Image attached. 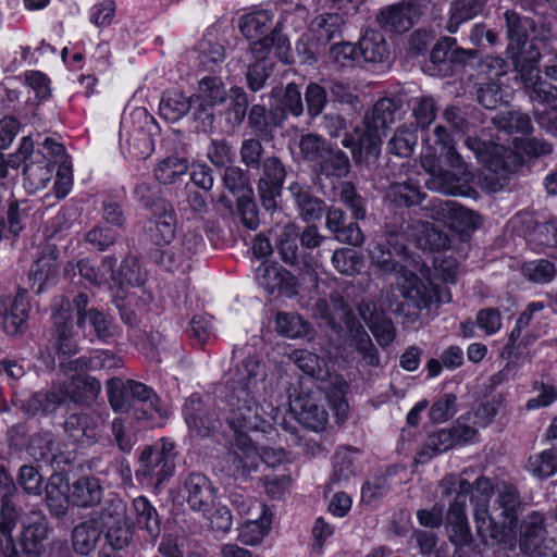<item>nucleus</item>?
<instances>
[{"mask_svg":"<svg viewBox=\"0 0 557 557\" xmlns=\"http://www.w3.org/2000/svg\"><path fill=\"white\" fill-rule=\"evenodd\" d=\"M470 502L473 505V517L476 527V535L484 545H492L502 534L498 527L488 512L490 498L494 491L492 481L481 475L471 484Z\"/></svg>","mask_w":557,"mask_h":557,"instance_id":"8","label":"nucleus"},{"mask_svg":"<svg viewBox=\"0 0 557 557\" xmlns=\"http://www.w3.org/2000/svg\"><path fill=\"white\" fill-rule=\"evenodd\" d=\"M505 20L509 40L507 54L516 71L530 74L535 62L541 59L539 47L533 39H529V35L535 30V22L515 11H506Z\"/></svg>","mask_w":557,"mask_h":557,"instance_id":"5","label":"nucleus"},{"mask_svg":"<svg viewBox=\"0 0 557 557\" xmlns=\"http://www.w3.org/2000/svg\"><path fill=\"white\" fill-rule=\"evenodd\" d=\"M419 9L411 2L403 1L382 10L376 21L380 26L389 33L401 34L409 30L419 17Z\"/></svg>","mask_w":557,"mask_h":557,"instance_id":"25","label":"nucleus"},{"mask_svg":"<svg viewBox=\"0 0 557 557\" xmlns=\"http://www.w3.org/2000/svg\"><path fill=\"white\" fill-rule=\"evenodd\" d=\"M381 144L379 133L367 126L364 128L355 127L342 140V145L350 149L352 160L357 165L375 163L381 153Z\"/></svg>","mask_w":557,"mask_h":557,"instance_id":"18","label":"nucleus"},{"mask_svg":"<svg viewBox=\"0 0 557 557\" xmlns=\"http://www.w3.org/2000/svg\"><path fill=\"white\" fill-rule=\"evenodd\" d=\"M289 359L306 375L317 381L319 389H327L326 382L331 379V373L323 358L307 349H296L289 355Z\"/></svg>","mask_w":557,"mask_h":557,"instance_id":"35","label":"nucleus"},{"mask_svg":"<svg viewBox=\"0 0 557 557\" xmlns=\"http://www.w3.org/2000/svg\"><path fill=\"white\" fill-rule=\"evenodd\" d=\"M324 214L326 228L334 234L338 242L355 247H359L363 244L364 236L358 223H346V215L342 209L330 207Z\"/></svg>","mask_w":557,"mask_h":557,"instance_id":"30","label":"nucleus"},{"mask_svg":"<svg viewBox=\"0 0 557 557\" xmlns=\"http://www.w3.org/2000/svg\"><path fill=\"white\" fill-rule=\"evenodd\" d=\"M539 63L536 61L534 64V69L529 73H523L522 71H516L521 79L524 82L528 88H531L532 94L544 102L554 101L557 98V84L546 78L540 76Z\"/></svg>","mask_w":557,"mask_h":557,"instance_id":"53","label":"nucleus"},{"mask_svg":"<svg viewBox=\"0 0 557 557\" xmlns=\"http://www.w3.org/2000/svg\"><path fill=\"white\" fill-rule=\"evenodd\" d=\"M175 458V444L168 438H161L141 451L136 475L154 480L157 484H160L173 476Z\"/></svg>","mask_w":557,"mask_h":557,"instance_id":"7","label":"nucleus"},{"mask_svg":"<svg viewBox=\"0 0 557 557\" xmlns=\"http://www.w3.org/2000/svg\"><path fill=\"white\" fill-rule=\"evenodd\" d=\"M47 537L48 522L44 517L37 516L23 521L20 544L27 557H40L45 553Z\"/></svg>","mask_w":557,"mask_h":557,"instance_id":"32","label":"nucleus"},{"mask_svg":"<svg viewBox=\"0 0 557 557\" xmlns=\"http://www.w3.org/2000/svg\"><path fill=\"white\" fill-rule=\"evenodd\" d=\"M257 181V194L262 208L273 213L278 209V199L282 197L283 187L288 175L287 165L283 160L271 154L265 157Z\"/></svg>","mask_w":557,"mask_h":557,"instance_id":"9","label":"nucleus"},{"mask_svg":"<svg viewBox=\"0 0 557 557\" xmlns=\"http://www.w3.org/2000/svg\"><path fill=\"white\" fill-rule=\"evenodd\" d=\"M273 116L274 110L271 104L269 110L263 104H252L247 115V125L255 136L270 141L274 138L275 128L283 126L281 122H275Z\"/></svg>","mask_w":557,"mask_h":557,"instance_id":"40","label":"nucleus"},{"mask_svg":"<svg viewBox=\"0 0 557 557\" xmlns=\"http://www.w3.org/2000/svg\"><path fill=\"white\" fill-rule=\"evenodd\" d=\"M493 125L497 131L506 135H529L533 127L528 114L520 111H502L492 117Z\"/></svg>","mask_w":557,"mask_h":557,"instance_id":"47","label":"nucleus"},{"mask_svg":"<svg viewBox=\"0 0 557 557\" xmlns=\"http://www.w3.org/2000/svg\"><path fill=\"white\" fill-rule=\"evenodd\" d=\"M250 50L256 61H272L270 55L283 63L290 62V45L288 38L277 29H273L269 35L252 41Z\"/></svg>","mask_w":557,"mask_h":557,"instance_id":"28","label":"nucleus"},{"mask_svg":"<svg viewBox=\"0 0 557 557\" xmlns=\"http://www.w3.org/2000/svg\"><path fill=\"white\" fill-rule=\"evenodd\" d=\"M424 154H435L445 164L462 170L466 163L456 149V141L448 129L443 125H436L433 129V143Z\"/></svg>","mask_w":557,"mask_h":557,"instance_id":"33","label":"nucleus"},{"mask_svg":"<svg viewBox=\"0 0 557 557\" xmlns=\"http://www.w3.org/2000/svg\"><path fill=\"white\" fill-rule=\"evenodd\" d=\"M476 429L457 422L449 429H442L429 435L423 448L417 453L416 461L428 462L433 456L447 451L456 445L471 441Z\"/></svg>","mask_w":557,"mask_h":557,"instance_id":"13","label":"nucleus"},{"mask_svg":"<svg viewBox=\"0 0 557 557\" xmlns=\"http://www.w3.org/2000/svg\"><path fill=\"white\" fill-rule=\"evenodd\" d=\"M265 376L264 364L258 358L248 356L237 366L235 377L230 385L244 386L258 392L259 384L264 382Z\"/></svg>","mask_w":557,"mask_h":557,"instance_id":"42","label":"nucleus"},{"mask_svg":"<svg viewBox=\"0 0 557 557\" xmlns=\"http://www.w3.org/2000/svg\"><path fill=\"white\" fill-rule=\"evenodd\" d=\"M182 495L191 510L203 515L215 505L216 488L203 473L193 471L182 476Z\"/></svg>","mask_w":557,"mask_h":557,"instance_id":"17","label":"nucleus"},{"mask_svg":"<svg viewBox=\"0 0 557 557\" xmlns=\"http://www.w3.org/2000/svg\"><path fill=\"white\" fill-rule=\"evenodd\" d=\"M257 391L227 385L223 403L224 420L232 433L248 434L265 423L255 395Z\"/></svg>","mask_w":557,"mask_h":557,"instance_id":"4","label":"nucleus"},{"mask_svg":"<svg viewBox=\"0 0 557 557\" xmlns=\"http://www.w3.org/2000/svg\"><path fill=\"white\" fill-rule=\"evenodd\" d=\"M350 166L347 153L329 144L318 162V173L325 177L344 178L349 174Z\"/></svg>","mask_w":557,"mask_h":557,"instance_id":"41","label":"nucleus"},{"mask_svg":"<svg viewBox=\"0 0 557 557\" xmlns=\"http://www.w3.org/2000/svg\"><path fill=\"white\" fill-rule=\"evenodd\" d=\"M476 59V49H463L456 38L446 36L432 48L424 72L431 76L451 77Z\"/></svg>","mask_w":557,"mask_h":557,"instance_id":"6","label":"nucleus"},{"mask_svg":"<svg viewBox=\"0 0 557 557\" xmlns=\"http://www.w3.org/2000/svg\"><path fill=\"white\" fill-rule=\"evenodd\" d=\"M275 322L277 332L289 338L307 336L311 329V325L296 313L278 312Z\"/></svg>","mask_w":557,"mask_h":557,"instance_id":"58","label":"nucleus"},{"mask_svg":"<svg viewBox=\"0 0 557 557\" xmlns=\"http://www.w3.org/2000/svg\"><path fill=\"white\" fill-rule=\"evenodd\" d=\"M329 325L337 334H341L344 327L347 333L362 326L351 308L339 293H333L330 296V313L326 315Z\"/></svg>","mask_w":557,"mask_h":557,"instance_id":"39","label":"nucleus"},{"mask_svg":"<svg viewBox=\"0 0 557 557\" xmlns=\"http://www.w3.org/2000/svg\"><path fill=\"white\" fill-rule=\"evenodd\" d=\"M258 285L269 294L293 297L298 293L297 277L276 263L262 262L256 271Z\"/></svg>","mask_w":557,"mask_h":557,"instance_id":"19","label":"nucleus"},{"mask_svg":"<svg viewBox=\"0 0 557 557\" xmlns=\"http://www.w3.org/2000/svg\"><path fill=\"white\" fill-rule=\"evenodd\" d=\"M228 104L224 110L226 122L233 127L240 126L248 115L250 99L244 88L234 86L230 88Z\"/></svg>","mask_w":557,"mask_h":557,"instance_id":"52","label":"nucleus"},{"mask_svg":"<svg viewBox=\"0 0 557 557\" xmlns=\"http://www.w3.org/2000/svg\"><path fill=\"white\" fill-rule=\"evenodd\" d=\"M133 127L122 122V131L125 132L129 152L137 159H146L153 151L152 129L156 128L154 120L146 110H136L132 113Z\"/></svg>","mask_w":557,"mask_h":557,"instance_id":"15","label":"nucleus"},{"mask_svg":"<svg viewBox=\"0 0 557 557\" xmlns=\"http://www.w3.org/2000/svg\"><path fill=\"white\" fill-rule=\"evenodd\" d=\"M519 547L530 557H557V542L546 536L544 517L531 512L520 524Z\"/></svg>","mask_w":557,"mask_h":557,"instance_id":"10","label":"nucleus"},{"mask_svg":"<svg viewBox=\"0 0 557 557\" xmlns=\"http://www.w3.org/2000/svg\"><path fill=\"white\" fill-rule=\"evenodd\" d=\"M65 403V396L59 383L33 393L22 401L21 409L30 416L48 417L54 414Z\"/></svg>","mask_w":557,"mask_h":557,"instance_id":"27","label":"nucleus"},{"mask_svg":"<svg viewBox=\"0 0 557 557\" xmlns=\"http://www.w3.org/2000/svg\"><path fill=\"white\" fill-rule=\"evenodd\" d=\"M71 504L79 508H90L100 504L103 498V487L98 478L85 475L75 480L69 486Z\"/></svg>","mask_w":557,"mask_h":557,"instance_id":"34","label":"nucleus"},{"mask_svg":"<svg viewBox=\"0 0 557 557\" xmlns=\"http://www.w3.org/2000/svg\"><path fill=\"white\" fill-rule=\"evenodd\" d=\"M359 52L366 62L382 63L389 55V48L383 34L367 30L359 40Z\"/></svg>","mask_w":557,"mask_h":557,"instance_id":"48","label":"nucleus"},{"mask_svg":"<svg viewBox=\"0 0 557 557\" xmlns=\"http://www.w3.org/2000/svg\"><path fill=\"white\" fill-rule=\"evenodd\" d=\"M470 491V482L455 474L446 475L440 482L441 497L444 499L454 496L446 517V528L450 544L462 549L471 546L473 542L466 515L467 499Z\"/></svg>","mask_w":557,"mask_h":557,"instance_id":"3","label":"nucleus"},{"mask_svg":"<svg viewBox=\"0 0 557 557\" xmlns=\"http://www.w3.org/2000/svg\"><path fill=\"white\" fill-rule=\"evenodd\" d=\"M357 472V460L348 448L338 449L333 457L332 482L343 483L349 481Z\"/></svg>","mask_w":557,"mask_h":557,"instance_id":"60","label":"nucleus"},{"mask_svg":"<svg viewBox=\"0 0 557 557\" xmlns=\"http://www.w3.org/2000/svg\"><path fill=\"white\" fill-rule=\"evenodd\" d=\"M418 144L417 127L413 124L398 126L386 144L387 154L410 158Z\"/></svg>","mask_w":557,"mask_h":557,"instance_id":"44","label":"nucleus"},{"mask_svg":"<svg viewBox=\"0 0 557 557\" xmlns=\"http://www.w3.org/2000/svg\"><path fill=\"white\" fill-rule=\"evenodd\" d=\"M30 305L27 299V292L20 288L15 298L8 304L0 302V325L9 335L24 333L27 329Z\"/></svg>","mask_w":557,"mask_h":557,"instance_id":"22","label":"nucleus"},{"mask_svg":"<svg viewBox=\"0 0 557 557\" xmlns=\"http://www.w3.org/2000/svg\"><path fill=\"white\" fill-rule=\"evenodd\" d=\"M108 400L115 412H126L133 407V399L128 392V380L111 377L107 381Z\"/></svg>","mask_w":557,"mask_h":557,"instance_id":"55","label":"nucleus"},{"mask_svg":"<svg viewBox=\"0 0 557 557\" xmlns=\"http://www.w3.org/2000/svg\"><path fill=\"white\" fill-rule=\"evenodd\" d=\"M24 510L16 504L14 497L2 495L0 499V533L7 539L4 554L8 557L16 555L12 531L22 520Z\"/></svg>","mask_w":557,"mask_h":557,"instance_id":"36","label":"nucleus"},{"mask_svg":"<svg viewBox=\"0 0 557 557\" xmlns=\"http://www.w3.org/2000/svg\"><path fill=\"white\" fill-rule=\"evenodd\" d=\"M100 535L101 530L96 518L81 522L71 533L72 553L77 557L89 556L96 549Z\"/></svg>","mask_w":557,"mask_h":557,"instance_id":"37","label":"nucleus"},{"mask_svg":"<svg viewBox=\"0 0 557 557\" xmlns=\"http://www.w3.org/2000/svg\"><path fill=\"white\" fill-rule=\"evenodd\" d=\"M263 138L249 137L243 139L239 147L240 162L249 170H259L264 161Z\"/></svg>","mask_w":557,"mask_h":557,"instance_id":"63","label":"nucleus"},{"mask_svg":"<svg viewBox=\"0 0 557 557\" xmlns=\"http://www.w3.org/2000/svg\"><path fill=\"white\" fill-rule=\"evenodd\" d=\"M230 89L221 77L215 75H205L198 81L197 92L193 94L214 107L221 106L226 102Z\"/></svg>","mask_w":557,"mask_h":557,"instance_id":"51","label":"nucleus"},{"mask_svg":"<svg viewBox=\"0 0 557 557\" xmlns=\"http://www.w3.org/2000/svg\"><path fill=\"white\" fill-rule=\"evenodd\" d=\"M487 0H455L450 8V18L447 24L449 33H456L459 25L479 15Z\"/></svg>","mask_w":557,"mask_h":557,"instance_id":"54","label":"nucleus"},{"mask_svg":"<svg viewBox=\"0 0 557 557\" xmlns=\"http://www.w3.org/2000/svg\"><path fill=\"white\" fill-rule=\"evenodd\" d=\"M162 214L149 222L148 233L151 242L159 247L170 245L175 236L176 219L172 211L165 210L164 203L161 205Z\"/></svg>","mask_w":557,"mask_h":557,"instance_id":"50","label":"nucleus"},{"mask_svg":"<svg viewBox=\"0 0 557 557\" xmlns=\"http://www.w3.org/2000/svg\"><path fill=\"white\" fill-rule=\"evenodd\" d=\"M133 509L138 528L146 530L153 541L157 540L161 533V521L157 509L145 496L133 499Z\"/></svg>","mask_w":557,"mask_h":557,"instance_id":"45","label":"nucleus"},{"mask_svg":"<svg viewBox=\"0 0 557 557\" xmlns=\"http://www.w3.org/2000/svg\"><path fill=\"white\" fill-rule=\"evenodd\" d=\"M424 194L418 184L412 181L391 183L385 198L395 207L409 208L422 202Z\"/></svg>","mask_w":557,"mask_h":557,"instance_id":"46","label":"nucleus"},{"mask_svg":"<svg viewBox=\"0 0 557 557\" xmlns=\"http://www.w3.org/2000/svg\"><path fill=\"white\" fill-rule=\"evenodd\" d=\"M289 191L299 218L306 223L321 220L327 207L323 199L314 195L312 188L299 182L289 184Z\"/></svg>","mask_w":557,"mask_h":557,"instance_id":"23","label":"nucleus"},{"mask_svg":"<svg viewBox=\"0 0 557 557\" xmlns=\"http://www.w3.org/2000/svg\"><path fill=\"white\" fill-rule=\"evenodd\" d=\"M401 104L392 98L377 100L364 116V125L379 133L389 127L399 117Z\"/></svg>","mask_w":557,"mask_h":557,"instance_id":"38","label":"nucleus"},{"mask_svg":"<svg viewBox=\"0 0 557 557\" xmlns=\"http://www.w3.org/2000/svg\"><path fill=\"white\" fill-rule=\"evenodd\" d=\"M185 422L193 433L200 437H209L216 432L221 425V419L215 409L193 394L186 399L183 406Z\"/></svg>","mask_w":557,"mask_h":557,"instance_id":"16","label":"nucleus"},{"mask_svg":"<svg viewBox=\"0 0 557 557\" xmlns=\"http://www.w3.org/2000/svg\"><path fill=\"white\" fill-rule=\"evenodd\" d=\"M332 264L338 273L354 276L360 272L363 260L361 255L351 248H338L332 255Z\"/></svg>","mask_w":557,"mask_h":557,"instance_id":"61","label":"nucleus"},{"mask_svg":"<svg viewBox=\"0 0 557 557\" xmlns=\"http://www.w3.org/2000/svg\"><path fill=\"white\" fill-rule=\"evenodd\" d=\"M529 470L537 478H549L557 472V449H546L529 458Z\"/></svg>","mask_w":557,"mask_h":557,"instance_id":"64","label":"nucleus"},{"mask_svg":"<svg viewBox=\"0 0 557 557\" xmlns=\"http://www.w3.org/2000/svg\"><path fill=\"white\" fill-rule=\"evenodd\" d=\"M465 144L485 166L480 178L481 187L487 193L503 189L508 183V175L520 164L518 156L503 145L479 137L468 136Z\"/></svg>","mask_w":557,"mask_h":557,"instance_id":"2","label":"nucleus"},{"mask_svg":"<svg viewBox=\"0 0 557 557\" xmlns=\"http://www.w3.org/2000/svg\"><path fill=\"white\" fill-rule=\"evenodd\" d=\"M443 164H445L444 160H440L435 154L422 156L421 165L430 175L425 181V186L430 190L442 193L444 195H462L463 185L460 176L444 169Z\"/></svg>","mask_w":557,"mask_h":557,"instance_id":"20","label":"nucleus"},{"mask_svg":"<svg viewBox=\"0 0 557 557\" xmlns=\"http://www.w3.org/2000/svg\"><path fill=\"white\" fill-rule=\"evenodd\" d=\"M128 392L131 393L133 399V406L136 401H138L146 407L143 410L141 416H139L137 412L135 413L137 419H150L151 413L148 410H153L161 414V410L158 407L159 397L153 393L152 388L141 382L128 380Z\"/></svg>","mask_w":557,"mask_h":557,"instance_id":"56","label":"nucleus"},{"mask_svg":"<svg viewBox=\"0 0 557 557\" xmlns=\"http://www.w3.org/2000/svg\"><path fill=\"white\" fill-rule=\"evenodd\" d=\"M276 250L281 260L300 272V274L308 276L313 282L315 280V265L317 261L311 252L304 251L299 243L298 228L295 225H287L278 235L276 243Z\"/></svg>","mask_w":557,"mask_h":557,"instance_id":"11","label":"nucleus"},{"mask_svg":"<svg viewBox=\"0 0 557 557\" xmlns=\"http://www.w3.org/2000/svg\"><path fill=\"white\" fill-rule=\"evenodd\" d=\"M271 106L274 110L273 120L281 122L283 125L284 121L288 115L299 117L305 111L302 95L299 87L295 83L287 84L283 87H274L271 90Z\"/></svg>","mask_w":557,"mask_h":557,"instance_id":"24","label":"nucleus"},{"mask_svg":"<svg viewBox=\"0 0 557 557\" xmlns=\"http://www.w3.org/2000/svg\"><path fill=\"white\" fill-rule=\"evenodd\" d=\"M191 96L178 90H168L159 104L160 114L169 122H177L190 111Z\"/></svg>","mask_w":557,"mask_h":557,"instance_id":"49","label":"nucleus"},{"mask_svg":"<svg viewBox=\"0 0 557 557\" xmlns=\"http://www.w3.org/2000/svg\"><path fill=\"white\" fill-rule=\"evenodd\" d=\"M188 169V161L185 158L168 157L154 169V177L161 184H174L181 176L187 173Z\"/></svg>","mask_w":557,"mask_h":557,"instance_id":"57","label":"nucleus"},{"mask_svg":"<svg viewBox=\"0 0 557 557\" xmlns=\"http://www.w3.org/2000/svg\"><path fill=\"white\" fill-rule=\"evenodd\" d=\"M66 443L76 449H85L95 445L101 435L98 418L88 412L69 414L62 423Z\"/></svg>","mask_w":557,"mask_h":557,"instance_id":"14","label":"nucleus"},{"mask_svg":"<svg viewBox=\"0 0 557 557\" xmlns=\"http://www.w3.org/2000/svg\"><path fill=\"white\" fill-rule=\"evenodd\" d=\"M65 401L81 406H90L99 396L101 383L92 376L73 375L69 381L60 383Z\"/></svg>","mask_w":557,"mask_h":557,"instance_id":"29","label":"nucleus"},{"mask_svg":"<svg viewBox=\"0 0 557 557\" xmlns=\"http://www.w3.org/2000/svg\"><path fill=\"white\" fill-rule=\"evenodd\" d=\"M40 149L33 156V161H26L23 169V187L28 194L44 189L53 176L54 165Z\"/></svg>","mask_w":557,"mask_h":557,"instance_id":"26","label":"nucleus"},{"mask_svg":"<svg viewBox=\"0 0 557 557\" xmlns=\"http://www.w3.org/2000/svg\"><path fill=\"white\" fill-rule=\"evenodd\" d=\"M307 114L310 120L319 117L327 104V88L324 83L311 82L304 94Z\"/></svg>","mask_w":557,"mask_h":557,"instance_id":"59","label":"nucleus"},{"mask_svg":"<svg viewBox=\"0 0 557 557\" xmlns=\"http://www.w3.org/2000/svg\"><path fill=\"white\" fill-rule=\"evenodd\" d=\"M290 410L300 424L314 432L323 431L329 420L325 408L318 405L311 396L296 397L290 403Z\"/></svg>","mask_w":557,"mask_h":557,"instance_id":"31","label":"nucleus"},{"mask_svg":"<svg viewBox=\"0 0 557 557\" xmlns=\"http://www.w3.org/2000/svg\"><path fill=\"white\" fill-rule=\"evenodd\" d=\"M231 443L225 456L227 472L235 480H247L259 466V451L248 434L233 433Z\"/></svg>","mask_w":557,"mask_h":557,"instance_id":"12","label":"nucleus"},{"mask_svg":"<svg viewBox=\"0 0 557 557\" xmlns=\"http://www.w3.org/2000/svg\"><path fill=\"white\" fill-rule=\"evenodd\" d=\"M496 505L500 509V516L504 518V527H512L518 520L522 509V502L517 488L507 483L497 486Z\"/></svg>","mask_w":557,"mask_h":557,"instance_id":"43","label":"nucleus"},{"mask_svg":"<svg viewBox=\"0 0 557 557\" xmlns=\"http://www.w3.org/2000/svg\"><path fill=\"white\" fill-rule=\"evenodd\" d=\"M146 272L135 257L125 258L119 270L116 286L123 288L125 286H140L146 282Z\"/></svg>","mask_w":557,"mask_h":557,"instance_id":"62","label":"nucleus"},{"mask_svg":"<svg viewBox=\"0 0 557 557\" xmlns=\"http://www.w3.org/2000/svg\"><path fill=\"white\" fill-rule=\"evenodd\" d=\"M58 258L59 249L54 244L47 243L41 248L28 272L30 288L36 294L42 293L46 286L55 283L59 273Z\"/></svg>","mask_w":557,"mask_h":557,"instance_id":"21","label":"nucleus"},{"mask_svg":"<svg viewBox=\"0 0 557 557\" xmlns=\"http://www.w3.org/2000/svg\"><path fill=\"white\" fill-rule=\"evenodd\" d=\"M371 263L384 275H393L400 288L405 304L414 310L428 308L433 301V288L406 265L394 259L395 252L383 242H374L369 246Z\"/></svg>","mask_w":557,"mask_h":557,"instance_id":"1","label":"nucleus"}]
</instances>
